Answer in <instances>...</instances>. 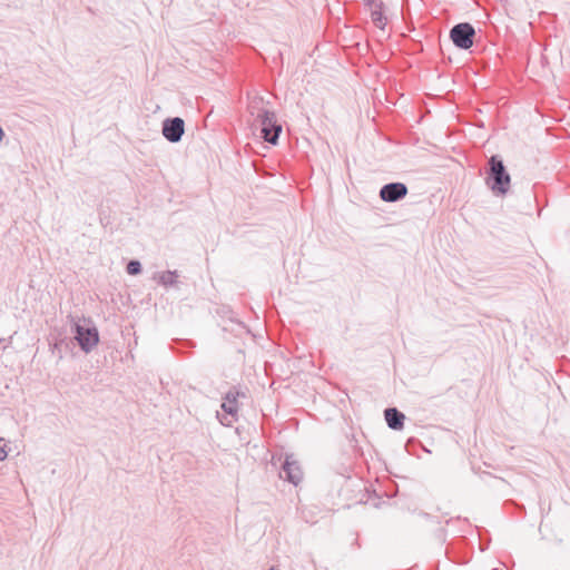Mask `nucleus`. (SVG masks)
Wrapping results in <instances>:
<instances>
[{"label":"nucleus","mask_w":570,"mask_h":570,"mask_svg":"<svg viewBox=\"0 0 570 570\" xmlns=\"http://www.w3.org/2000/svg\"><path fill=\"white\" fill-rule=\"evenodd\" d=\"M279 476L293 483L294 485H297L301 482L303 478V471L292 454L285 456V460L281 466Z\"/></svg>","instance_id":"7"},{"label":"nucleus","mask_w":570,"mask_h":570,"mask_svg":"<svg viewBox=\"0 0 570 570\" xmlns=\"http://www.w3.org/2000/svg\"><path fill=\"white\" fill-rule=\"evenodd\" d=\"M365 6L371 11V19L375 27L385 29L387 18L384 14L385 4L382 0H364Z\"/></svg>","instance_id":"9"},{"label":"nucleus","mask_w":570,"mask_h":570,"mask_svg":"<svg viewBox=\"0 0 570 570\" xmlns=\"http://www.w3.org/2000/svg\"><path fill=\"white\" fill-rule=\"evenodd\" d=\"M255 109H257L256 120L261 126V137L266 142L276 145L282 132V125L277 122L276 114L274 111L264 108H257L255 105H252V115H255Z\"/></svg>","instance_id":"2"},{"label":"nucleus","mask_w":570,"mask_h":570,"mask_svg":"<svg viewBox=\"0 0 570 570\" xmlns=\"http://www.w3.org/2000/svg\"><path fill=\"white\" fill-rule=\"evenodd\" d=\"M384 417L390 429L400 431L404 426L405 415L396 407H387L384 410Z\"/></svg>","instance_id":"10"},{"label":"nucleus","mask_w":570,"mask_h":570,"mask_svg":"<svg viewBox=\"0 0 570 570\" xmlns=\"http://www.w3.org/2000/svg\"><path fill=\"white\" fill-rule=\"evenodd\" d=\"M161 134L165 139L171 144H177L181 140L185 134V121L180 117H169L163 121Z\"/></svg>","instance_id":"5"},{"label":"nucleus","mask_w":570,"mask_h":570,"mask_svg":"<svg viewBox=\"0 0 570 570\" xmlns=\"http://www.w3.org/2000/svg\"><path fill=\"white\" fill-rule=\"evenodd\" d=\"M177 271H166L154 276V279L165 287L175 286L177 284Z\"/></svg>","instance_id":"11"},{"label":"nucleus","mask_w":570,"mask_h":570,"mask_svg":"<svg viewBox=\"0 0 570 570\" xmlns=\"http://www.w3.org/2000/svg\"><path fill=\"white\" fill-rule=\"evenodd\" d=\"M484 183L487 187L498 197L505 196L511 186V176L499 155H492L485 168Z\"/></svg>","instance_id":"1"},{"label":"nucleus","mask_w":570,"mask_h":570,"mask_svg":"<svg viewBox=\"0 0 570 570\" xmlns=\"http://www.w3.org/2000/svg\"><path fill=\"white\" fill-rule=\"evenodd\" d=\"M239 396H245V394L236 387H232L224 397V402L222 403V410L232 417L228 422H225L220 419L222 424L232 425L233 421H237V412H238V403L237 399Z\"/></svg>","instance_id":"8"},{"label":"nucleus","mask_w":570,"mask_h":570,"mask_svg":"<svg viewBox=\"0 0 570 570\" xmlns=\"http://www.w3.org/2000/svg\"><path fill=\"white\" fill-rule=\"evenodd\" d=\"M475 29L470 22H460L450 30V39L453 45L462 50H468L473 46Z\"/></svg>","instance_id":"3"},{"label":"nucleus","mask_w":570,"mask_h":570,"mask_svg":"<svg viewBox=\"0 0 570 570\" xmlns=\"http://www.w3.org/2000/svg\"><path fill=\"white\" fill-rule=\"evenodd\" d=\"M71 328L75 333V340L85 353H89L99 343V333L95 326L85 327L76 322Z\"/></svg>","instance_id":"4"},{"label":"nucleus","mask_w":570,"mask_h":570,"mask_svg":"<svg viewBox=\"0 0 570 570\" xmlns=\"http://www.w3.org/2000/svg\"><path fill=\"white\" fill-rule=\"evenodd\" d=\"M3 137H4V130L0 126V141H2Z\"/></svg>","instance_id":"13"},{"label":"nucleus","mask_w":570,"mask_h":570,"mask_svg":"<svg viewBox=\"0 0 570 570\" xmlns=\"http://www.w3.org/2000/svg\"><path fill=\"white\" fill-rule=\"evenodd\" d=\"M409 193L404 183L394 181L383 185L379 191L380 198L385 203H396L406 197Z\"/></svg>","instance_id":"6"},{"label":"nucleus","mask_w":570,"mask_h":570,"mask_svg":"<svg viewBox=\"0 0 570 570\" xmlns=\"http://www.w3.org/2000/svg\"><path fill=\"white\" fill-rule=\"evenodd\" d=\"M141 263L137 259H131L128 262L127 266H126V272L129 274V275H138L141 273Z\"/></svg>","instance_id":"12"}]
</instances>
